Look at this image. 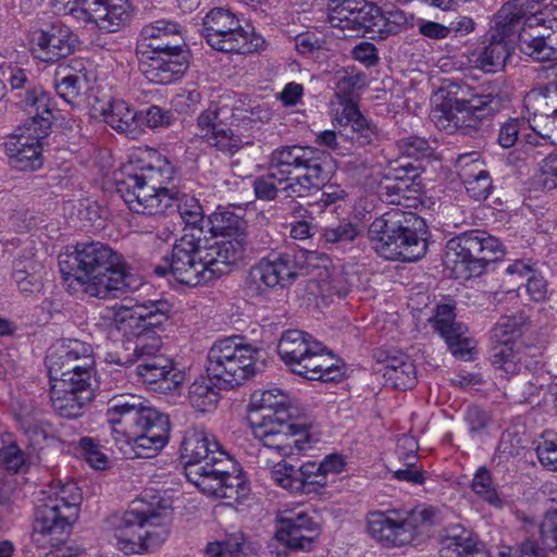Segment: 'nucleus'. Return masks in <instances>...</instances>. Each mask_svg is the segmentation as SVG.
I'll use <instances>...</instances> for the list:
<instances>
[{
  "label": "nucleus",
  "instance_id": "nucleus-1",
  "mask_svg": "<svg viewBox=\"0 0 557 557\" xmlns=\"http://www.w3.org/2000/svg\"><path fill=\"white\" fill-rule=\"evenodd\" d=\"M529 0H513L504 4L495 15L488 33V44L475 54L478 66L486 73L503 69L510 57L506 38L518 35L521 52L537 62L557 63V7H545L532 12Z\"/></svg>",
  "mask_w": 557,
  "mask_h": 557
},
{
  "label": "nucleus",
  "instance_id": "nucleus-2",
  "mask_svg": "<svg viewBox=\"0 0 557 557\" xmlns=\"http://www.w3.org/2000/svg\"><path fill=\"white\" fill-rule=\"evenodd\" d=\"M59 269L67 288L107 299L132 289V276L121 253L108 244L90 240L67 246L59 255Z\"/></svg>",
  "mask_w": 557,
  "mask_h": 557
},
{
  "label": "nucleus",
  "instance_id": "nucleus-3",
  "mask_svg": "<svg viewBox=\"0 0 557 557\" xmlns=\"http://www.w3.org/2000/svg\"><path fill=\"white\" fill-rule=\"evenodd\" d=\"M181 459L188 481L205 494L236 500L247 492L238 463L206 430L189 429L185 432Z\"/></svg>",
  "mask_w": 557,
  "mask_h": 557
},
{
  "label": "nucleus",
  "instance_id": "nucleus-4",
  "mask_svg": "<svg viewBox=\"0 0 557 557\" xmlns=\"http://www.w3.org/2000/svg\"><path fill=\"white\" fill-rule=\"evenodd\" d=\"M114 445L125 458H152L169 441L170 420L135 395L113 397L106 411Z\"/></svg>",
  "mask_w": 557,
  "mask_h": 557
},
{
  "label": "nucleus",
  "instance_id": "nucleus-5",
  "mask_svg": "<svg viewBox=\"0 0 557 557\" xmlns=\"http://www.w3.org/2000/svg\"><path fill=\"white\" fill-rule=\"evenodd\" d=\"M332 173L330 156L311 146H283L270 157L269 173L253 182L255 195L260 200H273L278 193L275 184L287 197H307L318 189Z\"/></svg>",
  "mask_w": 557,
  "mask_h": 557
},
{
  "label": "nucleus",
  "instance_id": "nucleus-6",
  "mask_svg": "<svg viewBox=\"0 0 557 557\" xmlns=\"http://www.w3.org/2000/svg\"><path fill=\"white\" fill-rule=\"evenodd\" d=\"M171 308L172 306L165 299L114 307L111 327L125 337V350H133V354L120 356L115 362L129 366L136 361L164 357L159 354L162 342L154 330L169 320Z\"/></svg>",
  "mask_w": 557,
  "mask_h": 557
},
{
  "label": "nucleus",
  "instance_id": "nucleus-7",
  "mask_svg": "<svg viewBox=\"0 0 557 557\" xmlns=\"http://www.w3.org/2000/svg\"><path fill=\"white\" fill-rule=\"evenodd\" d=\"M251 406L262 411L260 420L252 423V433L264 447L281 456H293L309 447L308 426L293 420L294 408L287 394L278 388L257 392Z\"/></svg>",
  "mask_w": 557,
  "mask_h": 557
},
{
  "label": "nucleus",
  "instance_id": "nucleus-8",
  "mask_svg": "<svg viewBox=\"0 0 557 557\" xmlns=\"http://www.w3.org/2000/svg\"><path fill=\"white\" fill-rule=\"evenodd\" d=\"M507 101V94L496 83L479 87L456 85L433 111V117L438 128L468 134L478 129L483 120L497 114Z\"/></svg>",
  "mask_w": 557,
  "mask_h": 557
},
{
  "label": "nucleus",
  "instance_id": "nucleus-9",
  "mask_svg": "<svg viewBox=\"0 0 557 557\" xmlns=\"http://www.w3.org/2000/svg\"><path fill=\"white\" fill-rule=\"evenodd\" d=\"M428 236L424 219L399 209L375 218L368 228V238L379 256L404 262H413L425 256Z\"/></svg>",
  "mask_w": 557,
  "mask_h": 557
},
{
  "label": "nucleus",
  "instance_id": "nucleus-10",
  "mask_svg": "<svg viewBox=\"0 0 557 557\" xmlns=\"http://www.w3.org/2000/svg\"><path fill=\"white\" fill-rule=\"evenodd\" d=\"M175 169L162 156L143 166L139 172L127 173L116 178V194L139 214L157 215L164 213L174 205L176 196Z\"/></svg>",
  "mask_w": 557,
  "mask_h": 557
},
{
  "label": "nucleus",
  "instance_id": "nucleus-11",
  "mask_svg": "<svg viewBox=\"0 0 557 557\" xmlns=\"http://www.w3.org/2000/svg\"><path fill=\"white\" fill-rule=\"evenodd\" d=\"M82 492L75 482H51L37 496L34 519V541L57 547L70 535L78 518Z\"/></svg>",
  "mask_w": 557,
  "mask_h": 557
},
{
  "label": "nucleus",
  "instance_id": "nucleus-12",
  "mask_svg": "<svg viewBox=\"0 0 557 557\" xmlns=\"http://www.w3.org/2000/svg\"><path fill=\"white\" fill-rule=\"evenodd\" d=\"M196 234H184L175 242L170 257L164 258V264L154 267L159 276L171 274L178 283L197 286L208 283L228 272V267L214 250L208 246V240L201 237V230Z\"/></svg>",
  "mask_w": 557,
  "mask_h": 557
},
{
  "label": "nucleus",
  "instance_id": "nucleus-13",
  "mask_svg": "<svg viewBox=\"0 0 557 557\" xmlns=\"http://www.w3.org/2000/svg\"><path fill=\"white\" fill-rule=\"evenodd\" d=\"M260 350L243 337H226L215 342L207 355L206 370L219 388L232 389L263 370Z\"/></svg>",
  "mask_w": 557,
  "mask_h": 557
},
{
  "label": "nucleus",
  "instance_id": "nucleus-14",
  "mask_svg": "<svg viewBox=\"0 0 557 557\" xmlns=\"http://www.w3.org/2000/svg\"><path fill=\"white\" fill-rule=\"evenodd\" d=\"M441 521V511L432 506H417L409 511L375 510L367 515V531L383 547H401L411 544L419 533Z\"/></svg>",
  "mask_w": 557,
  "mask_h": 557
},
{
  "label": "nucleus",
  "instance_id": "nucleus-15",
  "mask_svg": "<svg viewBox=\"0 0 557 557\" xmlns=\"http://www.w3.org/2000/svg\"><path fill=\"white\" fill-rule=\"evenodd\" d=\"M503 255L498 238L483 230H470L447 242L444 264L456 278L468 280L481 275L488 263Z\"/></svg>",
  "mask_w": 557,
  "mask_h": 557
},
{
  "label": "nucleus",
  "instance_id": "nucleus-16",
  "mask_svg": "<svg viewBox=\"0 0 557 557\" xmlns=\"http://www.w3.org/2000/svg\"><path fill=\"white\" fill-rule=\"evenodd\" d=\"M207 44L225 53L248 54L262 49L264 40L244 28L236 15L225 8H213L202 18L199 30Z\"/></svg>",
  "mask_w": 557,
  "mask_h": 557
},
{
  "label": "nucleus",
  "instance_id": "nucleus-17",
  "mask_svg": "<svg viewBox=\"0 0 557 557\" xmlns=\"http://www.w3.org/2000/svg\"><path fill=\"white\" fill-rule=\"evenodd\" d=\"M228 119V108L210 104L197 117L195 136L221 153L233 157L244 146L252 144L250 136L244 134L242 128L258 123L249 116L243 117L238 124L227 122Z\"/></svg>",
  "mask_w": 557,
  "mask_h": 557
},
{
  "label": "nucleus",
  "instance_id": "nucleus-18",
  "mask_svg": "<svg viewBox=\"0 0 557 557\" xmlns=\"http://www.w3.org/2000/svg\"><path fill=\"white\" fill-rule=\"evenodd\" d=\"M46 364L50 382L69 380L88 386L95 384V359L90 345L67 339L49 349Z\"/></svg>",
  "mask_w": 557,
  "mask_h": 557
},
{
  "label": "nucleus",
  "instance_id": "nucleus-19",
  "mask_svg": "<svg viewBox=\"0 0 557 557\" xmlns=\"http://www.w3.org/2000/svg\"><path fill=\"white\" fill-rule=\"evenodd\" d=\"M55 5L63 14L108 34L125 28L134 15L129 0H55Z\"/></svg>",
  "mask_w": 557,
  "mask_h": 557
},
{
  "label": "nucleus",
  "instance_id": "nucleus-20",
  "mask_svg": "<svg viewBox=\"0 0 557 557\" xmlns=\"http://www.w3.org/2000/svg\"><path fill=\"white\" fill-rule=\"evenodd\" d=\"M299 264L293 253L262 258L248 272L246 290L251 297L264 296L276 287H287L298 276Z\"/></svg>",
  "mask_w": 557,
  "mask_h": 557
},
{
  "label": "nucleus",
  "instance_id": "nucleus-21",
  "mask_svg": "<svg viewBox=\"0 0 557 557\" xmlns=\"http://www.w3.org/2000/svg\"><path fill=\"white\" fill-rule=\"evenodd\" d=\"M28 40L33 57L49 64L67 58L79 47L78 36L58 20L32 27Z\"/></svg>",
  "mask_w": 557,
  "mask_h": 557
},
{
  "label": "nucleus",
  "instance_id": "nucleus-22",
  "mask_svg": "<svg viewBox=\"0 0 557 557\" xmlns=\"http://www.w3.org/2000/svg\"><path fill=\"white\" fill-rule=\"evenodd\" d=\"M246 222L230 211L213 212L206 222V234L221 236L220 242L208 245L216 257L227 265L237 263L244 258L247 248Z\"/></svg>",
  "mask_w": 557,
  "mask_h": 557
},
{
  "label": "nucleus",
  "instance_id": "nucleus-23",
  "mask_svg": "<svg viewBox=\"0 0 557 557\" xmlns=\"http://www.w3.org/2000/svg\"><path fill=\"white\" fill-rule=\"evenodd\" d=\"M495 376L510 381L525 372H537L542 368L540 347L524 343L493 345L488 352Z\"/></svg>",
  "mask_w": 557,
  "mask_h": 557
},
{
  "label": "nucleus",
  "instance_id": "nucleus-24",
  "mask_svg": "<svg viewBox=\"0 0 557 557\" xmlns=\"http://www.w3.org/2000/svg\"><path fill=\"white\" fill-rule=\"evenodd\" d=\"M528 124L534 134L550 145L557 144V82L548 83L524 98Z\"/></svg>",
  "mask_w": 557,
  "mask_h": 557
},
{
  "label": "nucleus",
  "instance_id": "nucleus-25",
  "mask_svg": "<svg viewBox=\"0 0 557 557\" xmlns=\"http://www.w3.org/2000/svg\"><path fill=\"white\" fill-rule=\"evenodd\" d=\"M335 121L342 127V136L346 139L349 154H354L357 149L376 147L383 139L379 126L364 116L358 104L351 100L341 102Z\"/></svg>",
  "mask_w": 557,
  "mask_h": 557
},
{
  "label": "nucleus",
  "instance_id": "nucleus-26",
  "mask_svg": "<svg viewBox=\"0 0 557 557\" xmlns=\"http://www.w3.org/2000/svg\"><path fill=\"white\" fill-rule=\"evenodd\" d=\"M150 503L137 499L131 504V508L117 518L113 525L117 546L125 554H143V531L147 521L162 518L161 513L152 511Z\"/></svg>",
  "mask_w": 557,
  "mask_h": 557
},
{
  "label": "nucleus",
  "instance_id": "nucleus-27",
  "mask_svg": "<svg viewBox=\"0 0 557 557\" xmlns=\"http://www.w3.org/2000/svg\"><path fill=\"white\" fill-rule=\"evenodd\" d=\"M329 23L341 30L368 33L371 21L379 18V7L366 0H330Z\"/></svg>",
  "mask_w": 557,
  "mask_h": 557
},
{
  "label": "nucleus",
  "instance_id": "nucleus-28",
  "mask_svg": "<svg viewBox=\"0 0 557 557\" xmlns=\"http://www.w3.org/2000/svg\"><path fill=\"white\" fill-rule=\"evenodd\" d=\"M48 134L36 129L28 131L18 126L14 134L4 143L10 163L21 171H35L42 165V140Z\"/></svg>",
  "mask_w": 557,
  "mask_h": 557
},
{
  "label": "nucleus",
  "instance_id": "nucleus-29",
  "mask_svg": "<svg viewBox=\"0 0 557 557\" xmlns=\"http://www.w3.org/2000/svg\"><path fill=\"white\" fill-rule=\"evenodd\" d=\"M189 51L149 54L140 52L139 66L145 77L160 85L181 79L189 67Z\"/></svg>",
  "mask_w": 557,
  "mask_h": 557
},
{
  "label": "nucleus",
  "instance_id": "nucleus-30",
  "mask_svg": "<svg viewBox=\"0 0 557 557\" xmlns=\"http://www.w3.org/2000/svg\"><path fill=\"white\" fill-rule=\"evenodd\" d=\"M137 375L151 391L163 394H180L185 381V373L176 369L166 357L151 358L136 367Z\"/></svg>",
  "mask_w": 557,
  "mask_h": 557
},
{
  "label": "nucleus",
  "instance_id": "nucleus-31",
  "mask_svg": "<svg viewBox=\"0 0 557 557\" xmlns=\"http://www.w3.org/2000/svg\"><path fill=\"white\" fill-rule=\"evenodd\" d=\"M138 53L189 51L177 23L159 20L145 25L139 34Z\"/></svg>",
  "mask_w": 557,
  "mask_h": 557
},
{
  "label": "nucleus",
  "instance_id": "nucleus-32",
  "mask_svg": "<svg viewBox=\"0 0 557 557\" xmlns=\"http://www.w3.org/2000/svg\"><path fill=\"white\" fill-rule=\"evenodd\" d=\"M50 383L51 406L60 417L67 419L81 417L94 398V384L82 386L71 382V379Z\"/></svg>",
  "mask_w": 557,
  "mask_h": 557
},
{
  "label": "nucleus",
  "instance_id": "nucleus-33",
  "mask_svg": "<svg viewBox=\"0 0 557 557\" xmlns=\"http://www.w3.org/2000/svg\"><path fill=\"white\" fill-rule=\"evenodd\" d=\"M458 175L468 196L475 201L488 198L494 189L491 172L479 152L460 154L457 159Z\"/></svg>",
  "mask_w": 557,
  "mask_h": 557
},
{
  "label": "nucleus",
  "instance_id": "nucleus-34",
  "mask_svg": "<svg viewBox=\"0 0 557 557\" xmlns=\"http://www.w3.org/2000/svg\"><path fill=\"white\" fill-rule=\"evenodd\" d=\"M315 349H321V343L313 339L310 334L299 330L285 331L277 344V354L281 359L293 373L299 376Z\"/></svg>",
  "mask_w": 557,
  "mask_h": 557
},
{
  "label": "nucleus",
  "instance_id": "nucleus-35",
  "mask_svg": "<svg viewBox=\"0 0 557 557\" xmlns=\"http://www.w3.org/2000/svg\"><path fill=\"white\" fill-rule=\"evenodd\" d=\"M433 326L445 339L454 356L465 358L471 352L472 339L466 336L467 326L456 321L454 306L438 305L433 318Z\"/></svg>",
  "mask_w": 557,
  "mask_h": 557
},
{
  "label": "nucleus",
  "instance_id": "nucleus-36",
  "mask_svg": "<svg viewBox=\"0 0 557 557\" xmlns=\"http://www.w3.org/2000/svg\"><path fill=\"white\" fill-rule=\"evenodd\" d=\"M22 102L29 115L23 126L28 131L36 129L40 134H49L54 117V107L50 96L42 90L35 89L32 92H25Z\"/></svg>",
  "mask_w": 557,
  "mask_h": 557
},
{
  "label": "nucleus",
  "instance_id": "nucleus-37",
  "mask_svg": "<svg viewBox=\"0 0 557 557\" xmlns=\"http://www.w3.org/2000/svg\"><path fill=\"white\" fill-rule=\"evenodd\" d=\"M382 373L385 385L396 389H408L417 381L416 366L409 356L400 354L388 356L377 369Z\"/></svg>",
  "mask_w": 557,
  "mask_h": 557
},
{
  "label": "nucleus",
  "instance_id": "nucleus-38",
  "mask_svg": "<svg viewBox=\"0 0 557 557\" xmlns=\"http://www.w3.org/2000/svg\"><path fill=\"white\" fill-rule=\"evenodd\" d=\"M440 545L441 557H462L475 550L478 540L471 530L453 524L444 529Z\"/></svg>",
  "mask_w": 557,
  "mask_h": 557
},
{
  "label": "nucleus",
  "instance_id": "nucleus-39",
  "mask_svg": "<svg viewBox=\"0 0 557 557\" xmlns=\"http://www.w3.org/2000/svg\"><path fill=\"white\" fill-rule=\"evenodd\" d=\"M343 374L341 360L331 352H326L321 344V349L314 350L300 376L307 380L332 382L339 380Z\"/></svg>",
  "mask_w": 557,
  "mask_h": 557
},
{
  "label": "nucleus",
  "instance_id": "nucleus-40",
  "mask_svg": "<svg viewBox=\"0 0 557 557\" xmlns=\"http://www.w3.org/2000/svg\"><path fill=\"white\" fill-rule=\"evenodd\" d=\"M99 112L103 121L120 133L134 134L137 129V111L124 100H110Z\"/></svg>",
  "mask_w": 557,
  "mask_h": 557
},
{
  "label": "nucleus",
  "instance_id": "nucleus-41",
  "mask_svg": "<svg viewBox=\"0 0 557 557\" xmlns=\"http://www.w3.org/2000/svg\"><path fill=\"white\" fill-rule=\"evenodd\" d=\"M149 507L154 513L164 511L162 518L147 521V525L143 531V553H147L159 547L168 537V520L171 515V507L166 500L153 497V502L150 503Z\"/></svg>",
  "mask_w": 557,
  "mask_h": 557
},
{
  "label": "nucleus",
  "instance_id": "nucleus-42",
  "mask_svg": "<svg viewBox=\"0 0 557 557\" xmlns=\"http://www.w3.org/2000/svg\"><path fill=\"white\" fill-rule=\"evenodd\" d=\"M174 203L176 205L177 212L185 224V234L198 235V230H201V237L207 238L205 231L207 219L205 218L199 200L195 196L188 194L180 195L176 190Z\"/></svg>",
  "mask_w": 557,
  "mask_h": 557
},
{
  "label": "nucleus",
  "instance_id": "nucleus-43",
  "mask_svg": "<svg viewBox=\"0 0 557 557\" xmlns=\"http://www.w3.org/2000/svg\"><path fill=\"white\" fill-rule=\"evenodd\" d=\"M219 389L214 379L209 375L208 377H201L188 387V401L199 412H211L219 403Z\"/></svg>",
  "mask_w": 557,
  "mask_h": 557
},
{
  "label": "nucleus",
  "instance_id": "nucleus-44",
  "mask_svg": "<svg viewBox=\"0 0 557 557\" xmlns=\"http://www.w3.org/2000/svg\"><path fill=\"white\" fill-rule=\"evenodd\" d=\"M20 429L29 438L32 445H40L47 438L50 426L42 418L41 410L30 406H22L16 413Z\"/></svg>",
  "mask_w": 557,
  "mask_h": 557
},
{
  "label": "nucleus",
  "instance_id": "nucleus-45",
  "mask_svg": "<svg viewBox=\"0 0 557 557\" xmlns=\"http://www.w3.org/2000/svg\"><path fill=\"white\" fill-rule=\"evenodd\" d=\"M528 321V317L522 312L502 317L491 330L493 345L522 343L517 338L521 336Z\"/></svg>",
  "mask_w": 557,
  "mask_h": 557
},
{
  "label": "nucleus",
  "instance_id": "nucleus-46",
  "mask_svg": "<svg viewBox=\"0 0 557 557\" xmlns=\"http://www.w3.org/2000/svg\"><path fill=\"white\" fill-rule=\"evenodd\" d=\"M535 373L523 371L521 375H518L519 379L508 381V384L504 387L505 396L515 404L530 403L533 397L539 395L542 387V383Z\"/></svg>",
  "mask_w": 557,
  "mask_h": 557
},
{
  "label": "nucleus",
  "instance_id": "nucleus-47",
  "mask_svg": "<svg viewBox=\"0 0 557 557\" xmlns=\"http://www.w3.org/2000/svg\"><path fill=\"white\" fill-rule=\"evenodd\" d=\"M405 200H416L422 193L421 169L411 163L398 166L392 171Z\"/></svg>",
  "mask_w": 557,
  "mask_h": 557
},
{
  "label": "nucleus",
  "instance_id": "nucleus-48",
  "mask_svg": "<svg viewBox=\"0 0 557 557\" xmlns=\"http://www.w3.org/2000/svg\"><path fill=\"white\" fill-rule=\"evenodd\" d=\"M528 540L541 550L543 557H546L547 552L557 550V509L545 513L540 524L539 539L531 536Z\"/></svg>",
  "mask_w": 557,
  "mask_h": 557
},
{
  "label": "nucleus",
  "instance_id": "nucleus-49",
  "mask_svg": "<svg viewBox=\"0 0 557 557\" xmlns=\"http://www.w3.org/2000/svg\"><path fill=\"white\" fill-rule=\"evenodd\" d=\"M297 481L300 484L296 493L311 494L318 493L320 488L326 486L327 479L323 475L320 465L315 461H308L297 468Z\"/></svg>",
  "mask_w": 557,
  "mask_h": 557
},
{
  "label": "nucleus",
  "instance_id": "nucleus-50",
  "mask_svg": "<svg viewBox=\"0 0 557 557\" xmlns=\"http://www.w3.org/2000/svg\"><path fill=\"white\" fill-rule=\"evenodd\" d=\"M317 530H302L298 527L286 529L280 524L276 531V539L286 547L293 550L309 552L313 548Z\"/></svg>",
  "mask_w": 557,
  "mask_h": 557
},
{
  "label": "nucleus",
  "instance_id": "nucleus-51",
  "mask_svg": "<svg viewBox=\"0 0 557 557\" xmlns=\"http://www.w3.org/2000/svg\"><path fill=\"white\" fill-rule=\"evenodd\" d=\"M472 491L480 496L483 500H485L491 506L499 509L503 507L504 502L498 496L493 481L491 472L484 468L481 467L475 472L472 483H471Z\"/></svg>",
  "mask_w": 557,
  "mask_h": 557
},
{
  "label": "nucleus",
  "instance_id": "nucleus-52",
  "mask_svg": "<svg viewBox=\"0 0 557 557\" xmlns=\"http://www.w3.org/2000/svg\"><path fill=\"white\" fill-rule=\"evenodd\" d=\"M379 18L371 21V28L368 33H397L400 26L407 24V16L404 11L398 9L383 10L379 8Z\"/></svg>",
  "mask_w": 557,
  "mask_h": 557
},
{
  "label": "nucleus",
  "instance_id": "nucleus-53",
  "mask_svg": "<svg viewBox=\"0 0 557 557\" xmlns=\"http://www.w3.org/2000/svg\"><path fill=\"white\" fill-rule=\"evenodd\" d=\"M29 270H34L32 262H14L12 276L21 293L25 295L33 294L41 287L39 277L35 273H30Z\"/></svg>",
  "mask_w": 557,
  "mask_h": 557
},
{
  "label": "nucleus",
  "instance_id": "nucleus-54",
  "mask_svg": "<svg viewBox=\"0 0 557 557\" xmlns=\"http://www.w3.org/2000/svg\"><path fill=\"white\" fill-rule=\"evenodd\" d=\"M53 86L61 98L69 103H73L81 96L82 90L88 86V82L81 81V77L54 73Z\"/></svg>",
  "mask_w": 557,
  "mask_h": 557
},
{
  "label": "nucleus",
  "instance_id": "nucleus-55",
  "mask_svg": "<svg viewBox=\"0 0 557 557\" xmlns=\"http://www.w3.org/2000/svg\"><path fill=\"white\" fill-rule=\"evenodd\" d=\"M397 148L403 156L416 160L429 157L432 153V148L428 139L416 135L398 139Z\"/></svg>",
  "mask_w": 557,
  "mask_h": 557
},
{
  "label": "nucleus",
  "instance_id": "nucleus-56",
  "mask_svg": "<svg viewBox=\"0 0 557 557\" xmlns=\"http://www.w3.org/2000/svg\"><path fill=\"white\" fill-rule=\"evenodd\" d=\"M78 447L90 467L98 470H104L108 467V456L101 450L100 445L94 438L89 436L79 438Z\"/></svg>",
  "mask_w": 557,
  "mask_h": 557
},
{
  "label": "nucleus",
  "instance_id": "nucleus-57",
  "mask_svg": "<svg viewBox=\"0 0 557 557\" xmlns=\"http://www.w3.org/2000/svg\"><path fill=\"white\" fill-rule=\"evenodd\" d=\"M336 92L344 97L350 96L363 86V75L351 67H345L336 73Z\"/></svg>",
  "mask_w": 557,
  "mask_h": 557
},
{
  "label": "nucleus",
  "instance_id": "nucleus-58",
  "mask_svg": "<svg viewBox=\"0 0 557 557\" xmlns=\"http://www.w3.org/2000/svg\"><path fill=\"white\" fill-rule=\"evenodd\" d=\"M468 430L472 436L484 432L492 422V417L487 410L480 406H469L463 414Z\"/></svg>",
  "mask_w": 557,
  "mask_h": 557
},
{
  "label": "nucleus",
  "instance_id": "nucleus-59",
  "mask_svg": "<svg viewBox=\"0 0 557 557\" xmlns=\"http://www.w3.org/2000/svg\"><path fill=\"white\" fill-rule=\"evenodd\" d=\"M25 461V454L15 442L3 443L0 447V465L8 471H20Z\"/></svg>",
  "mask_w": 557,
  "mask_h": 557
},
{
  "label": "nucleus",
  "instance_id": "nucleus-60",
  "mask_svg": "<svg viewBox=\"0 0 557 557\" xmlns=\"http://www.w3.org/2000/svg\"><path fill=\"white\" fill-rule=\"evenodd\" d=\"M271 478L283 488L296 493L297 486V468L285 462H277L271 470Z\"/></svg>",
  "mask_w": 557,
  "mask_h": 557
},
{
  "label": "nucleus",
  "instance_id": "nucleus-61",
  "mask_svg": "<svg viewBox=\"0 0 557 557\" xmlns=\"http://www.w3.org/2000/svg\"><path fill=\"white\" fill-rule=\"evenodd\" d=\"M315 144L325 147L338 156H350L346 139L342 136V127L339 131H323L320 132L315 137Z\"/></svg>",
  "mask_w": 557,
  "mask_h": 557
},
{
  "label": "nucleus",
  "instance_id": "nucleus-62",
  "mask_svg": "<svg viewBox=\"0 0 557 557\" xmlns=\"http://www.w3.org/2000/svg\"><path fill=\"white\" fill-rule=\"evenodd\" d=\"M357 235V227L350 222H342L334 227H326L322 234L325 243L329 244L350 243Z\"/></svg>",
  "mask_w": 557,
  "mask_h": 557
},
{
  "label": "nucleus",
  "instance_id": "nucleus-63",
  "mask_svg": "<svg viewBox=\"0 0 557 557\" xmlns=\"http://www.w3.org/2000/svg\"><path fill=\"white\" fill-rule=\"evenodd\" d=\"M393 472V476L399 481H406L412 484H423L424 483V473L417 467V455L416 454H407L406 455V463L405 468H399L396 470H391Z\"/></svg>",
  "mask_w": 557,
  "mask_h": 557
},
{
  "label": "nucleus",
  "instance_id": "nucleus-64",
  "mask_svg": "<svg viewBox=\"0 0 557 557\" xmlns=\"http://www.w3.org/2000/svg\"><path fill=\"white\" fill-rule=\"evenodd\" d=\"M496 549L497 557H543L541 550L529 542L528 539L519 546L500 545Z\"/></svg>",
  "mask_w": 557,
  "mask_h": 557
}]
</instances>
